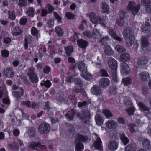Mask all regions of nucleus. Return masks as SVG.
I'll return each instance as SVG.
<instances>
[{"label": "nucleus", "instance_id": "obj_1", "mask_svg": "<svg viewBox=\"0 0 151 151\" xmlns=\"http://www.w3.org/2000/svg\"><path fill=\"white\" fill-rule=\"evenodd\" d=\"M123 35L126 40V43L128 47H131L134 42V37L133 31L131 29H127L123 32Z\"/></svg>", "mask_w": 151, "mask_h": 151}, {"label": "nucleus", "instance_id": "obj_2", "mask_svg": "<svg viewBox=\"0 0 151 151\" xmlns=\"http://www.w3.org/2000/svg\"><path fill=\"white\" fill-rule=\"evenodd\" d=\"M78 117L85 124L89 122L91 115L89 111L88 110H83L77 114Z\"/></svg>", "mask_w": 151, "mask_h": 151}, {"label": "nucleus", "instance_id": "obj_3", "mask_svg": "<svg viewBox=\"0 0 151 151\" xmlns=\"http://www.w3.org/2000/svg\"><path fill=\"white\" fill-rule=\"evenodd\" d=\"M87 16H89L91 21L93 23L95 24H101L102 26L106 27V23L103 20H101L99 17H97L96 16L94 13L91 12L90 14H86Z\"/></svg>", "mask_w": 151, "mask_h": 151}, {"label": "nucleus", "instance_id": "obj_4", "mask_svg": "<svg viewBox=\"0 0 151 151\" xmlns=\"http://www.w3.org/2000/svg\"><path fill=\"white\" fill-rule=\"evenodd\" d=\"M140 7V4L136 5L134 2L130 1L129 2L127 9L128 10L130 11L133 15H135L139 12Z\"/></svg>", "mask_w": 151, "mask_h": 151}, {"label": "nucleus", "instance_id": "obj_5", "mask_svg": "<svg viewBox=\"0 0 151 151\" xmlns=\"http://www.w3.org/2000/svg\"><path fill=\"white\" fill-rule=\"evenodd\" d=\"M141 47L142 52L143 53H147L150 51L148 47V40L146 37H143L141 38Z\"/></svg>", "mask_w": 151, "mask_h": 151}, {"label": "nucleus", "instance_id": "obj_6", "mask_svg": "<svg viewBox=\"0 0 151 151\" xmlns=\"http://www.w3.org/2000/svg\"><path fill=\"white\" fill-rule=\"evenodd\" d=\"M49 125L45 123L40 124L38 126V129L39 132L41 134L48 132L50 130Z\"/></svg>", "mask_w": 151, "mask_h": 151}, {"label": "nucleus", "instance_id": "obj_7", "mask_svg": "<svg viewBox=\"0 0 151 151\" xmlns=\"http://www.w3.org/2000/svg\"><path fill=\"white\" fill-rule=\"evenodd\" d=\"M130 71V68L129 65L124 63L121 64V73L124 76L128 74Z\"/></svg>", "mask_w": 151, "mask_h": 151}, {"label": "nucleus", "instance_id": "obj_8", "mask_svg": "<svg viewBox=\"0 0 151 151\" xmlns=\"http://www.w3.org/2000/svg\"><path fill=\"white\" fill-rule=\"evenodd\" d=\"M107 62L109 67L115 72L116 70L117 67L116 61L113 58H110L108 59Z\"/></svg>", "mask_w": 151, "mask_h": 151}, {"label": "nucleus", "instance_id": "obj_9", "mask_svg": "<svg viewBox=\"0 0 151 151\" xmlns=\"http://www.w3.org/2000/svg\"><path fill=\"white\" fill-rule=\"evenodd\" d=\"M94 135L96 136V139L94 142V147L99 151H102L103 147L102 142L100 138L96 134H94Z\"/></svg>", "mask_w": 151, "mask_h": 151}, {"label": "nucleus", "instance_id": "obj_10", "mask_svg": "<svg viewBox=\"0 0 151 151\" xmlns=\"http://www.w3.org/2000/svg\"><path fill=\"white\" fill-rule=\"evenodd\" d=\"M141 81L143 82H147L150 78L149 73L146 71H143L139 74Z\"/></svg>", "mask_w": 151, "mask_h": 151}, {"label": "nucleus", "instance_id": "obj_11", "mask_svg": "<svg viewBox=\"0 0 151 151\" xmlns=\"http://www.w3.org/2000/svg\"><path fill=\"white\" fill-rule=\"evenodd\" d=\"M24 94V90L21 88H19L18 91H14L12 93L13 96L17 100L20 99L21 97L23 96Z\"/></svg>", "mask_w": 151, "mask_h": 151}, {"label": "nucleus", "instance_id": "obj_12", "mask_svg": "<svg viewBox=\"0 0 151 151\" xmlns=\"http://www.w3.org/2000/svg\"><path fill=\"white\" fill-rule=\"evenodd\" d=\"M3 74L6 77L12 78L14 76V73L11 68H5L3 71Z\"/></svg>", "mask_w": 151, "mask_h": 151}, {"label": "nucleus", "instance_id": "obj_13", "mask_svg": "<svg viewBox=\"0 0 151 151\" xmlns=\"http://www.w3.org/2000/svg\"><path fill=\"white\" fill-rule=\"evenodd\" d=\"M75 129L74 127L70 125L67 128L66 131V133L68 136L73 138L74 137Z\"/></svg>", "mask_w": 151, "mask_h": 151}, {"label": "nucleus", "instance_id": "obj_14", "mask_svg": "<svg viewBox=\"0 0 151 151\" xmlns=\"http://www.w3.org/2000/svg\"><path fill=\"white\" fill-rule=\"evenodd\" d=\"M106 127L110 129H115L117 127V123L114 120H110L107 122L106 123Z\"/></svg>", "mask_w": 151, "mask_h": 151}, {"label": "nucleus", "instance_id": "obj_15", "mask_svg": "<svg viewBox=\"0 0 151 151\" xmlns=\"http://www.w3.org/2000/svg\"><path fill=\"white\" fill-rule=\"evenodd\" d=\"M92 93L96 95H100L102 94V91L97 85L93 86L91 89Z\"/></svg>", "mask_w": 151, "mask_h": 151}, {"label": "nucleus", "instance_id": "obj_16", "mask_svg": "<svg viewBox=\"0 0 151 151\" xmlns=\"http://www.w3.org/2000/svg\"><path fill=\"white\" fill-rule=\"evenodd\" d=\"M149 60L146 57H142L138 58L137 60V63L139 66H143L147 64L149 62Z\"/></svg>", "mask_w": 151, "mask_h": 151}, {"label": "nucleus", "instance_id": "obj_17", "mask_svg": "<svg viewBox=\"0 0 151 151\" xmlns=\"http://www.w3.org/2000/svg\"><path fill=\"white\" fill-rule=\"evenodd\" d=\"M118 147V144L114 141H109L108 145V147L109 149L112 151L116 150L117 148Z\"/></svg>", "mask_w": 151, "mask_h": 151}, {"label": "nucleus", "instance_id": "obj_18", "mask_svg": "<svg viewBox=\"0 0 151 151\" xmlns=\"http://www.w3.org/2000/svg\"><path fill=\"white\" fill-rule=\"evenodd\" d=\"M34 38L30 35L27 36L24 39V45L25 49L28 47V45L33 40Z\"/></svg>", "mask_w": 151, "mask_h": 151}, {"label": "nucleus", "instance_id": "obj_19", "mask_svg": "<svg viewBox=\"0 0 151 151\" xmlns=\"http://www.w3.org/2000/svg\"><path fill=\"white\" fill-rule=\"evenodd\" d=\"M78 46L81 48L85 49L88 45V42L82 39H80L77 41Z\"/></svg>", "mask_w": 151, "mask_h": 151}, {"label": "nucleus", "instance_id": "obj_20", "mask_svg": "<svg viewBox=\"0 0 151 151\" xmlns=\"http://www.w3.org/2000/svg\"><path fill=\"white\" fill-rule=\"evenodd\" d=\"M76 65L78 66L79 70L81 72V74H82L87 71V67L86 66L85 64L83 62H81L76 63Z\"/></svg>", "mask_w": 151, "mask_h": 151}, {"label": "nucleus", "instance_id": "obj_21", "mask_svg": "<svg viewBox=\"0 0 151 151\" xmlns=\"http://www.w3.org/2000/svg\"><path fill=\"white\" fill-rule=\"evenodd\" d=\"M150 142L147 139L145 138L142 140V144L144 148L147 149L149 151H151Z\"/></svg>", "mask_w": 151, "mask_h": 151}, {"label": "nucleus", "instance_id": "obj_22", "mask_svg": "<svg viewBox=\"0 0 151 151\" xmlns=\"http://www.w3.org/2000/svg\"><path fill=\"white\" fill-rule=\"evenodd\" d=\"M110 83V81L107 78H103L100 80L99 84L100 86L104 88L108 86Z\"/></svg>", "mask_w": 151, "mask_h": 151}, {"label": "nucleus", "instance_id": "obj_23", "mask_svg": "<svg viewBox=\"0 0 151 151\" xmlns=\"http://www.w3.org/2000/svg\"><path fill=\"white\" fill-rule=\"evenodd\" d=\"M108 32L109 34L111 35L114 39L120 42L122 41L121 38L116 35L114 29H110Z\"/></svg>", "mask_w": 151, "mask_h": 151}, {"label": "nucleus", "instance_id": "obj_24", "mask_svg": "<svg viewBox=\"0 0 151 151\" xmlns=\"http://www.w3.org/2000/svg\"><path fill=\"white\" fill-rule=\"evenodd\" d=\"M23 32V30L20 29L18 26H16L12 30V34L14 36L20 35Z\"/></svg>", "mask_w": 151, "mask_h": 151}, {"label": "nucleus", "instance_id": "obj_25", "mask_svg": "<svg viewBox=\"0 0 151 151\" xmlns=\"http://www.w3.org/2000/svg\"><path fill=\"white\" fill-rule=\"evenodd\" d=\"M130 58L129 54L128 53H123L121 54L120 56V61L124 63L129 60Z\"/></svg>", "mask_w": 151, "mask_h": 151}, {"label": "nucleus", "instance_id": "obj_26", "mask_svg": "<svg viewBox=\"0 0 151 151\" xmlns=\"http://www.w3.org/2000/svg\"><path fill=\"white\" fill-rule=\"evenodd\" d=\"M12 146L15 148H18L19 147H21V150L23 151L24 150V146L23 143L20 139H18L17 142L16 143H14L12 144Z\"/></svg>", "mask_w": 151, "mask_h": 151}, {"label": "nucleus", "instance_id": "obj_27", "mask_svg": "<svg viewBox=\"0 0 151 151\" xmlns=\"http://www.w3.org/2000/svg\"><path fill=\"white\" fill-rule=\"evenodd\" d=\"M104 52L107 55H112L114 53V51L109 46H106L104 48Z\"/></svg>", "mask_w": 151, "mask_h": 151}, {"label": "nucleus", "instance_id": "obj_28", "mask_svg": "<svg viewBox=\"0 0 151 151\" xmlns=\"http://www.w3.org/2000/svg\"><path fill=\"white\" fill-rule=\"evenodd\" d=\"M132 82V79L129 77H126L122 79V83L124 86L130 85Z\"/></svg>", "mask_w": 151, "mask_h": 151}, {"label": "nucleus", "instance_id": "obj_29", "mask_svg": "<svg viewBox=\"0 0 151 151\" xmlns=\"http://www.w3.org/2000/svg\"><path fill=\"white\" fill-rule=\"evenodd\" d=\"M26 14L28 16L31 17H33L35 14L34 8L32 7H29L26 12Z\"/></svg>", "mask_w": 151, "mask_h": 151}, {"label": "nucleus", "instance_id": "obj_30", "mask_svg": "<svg viewBox=\"0 0 151 151\" xmlns=\"http://www.w3.org/2000/svg\"><path fill=\"white\" fill-rule=\"evenodd\" d=\"M95 119L96 124L98 125H101L103 122V120L100 115L97 114L95 116Z\"/></svg>", "mask_w": 151, "mask_h": 151}, {"label": "nucleus", "instance_id": "obj_31", "mask_svg": "<svg viewBox=\"0 0 151 151\" xmlns=\"http://www.w3.org/2000/svg\"><path fill=\"white\" fill-rule=\"evenodd\" d=\"M74 110L72 109L68 111L65 115V116L68 120H72L74 118Z\"/></svg>", "mask_w": 151, "mask_h": 151}, {"label": "nucleus", "instance_id": "obj_32", "mask_svg": "<svg viewBox=\"0 0 151 151\" xmlns=\"http://www.w3.org/2000/svg\"><path fill=\"white\" fill-rule=\"evenodd\" d=\"M76 144V150L77 151H81L83 150V145L77 139L75 140Z\"/></svg>", "mask_w": 151, "mask_h": 151}, {"label": "nucleus", "instance_id": "obj_33", "mask_svg": "<svg viewBox=\"0 0 151 151\" xmlns=\"http://www.w3.org/2000/svg\"><path fill=\"white\" fill-rule=\"evenodd\" d=\"M101 11L102 13H107L109 11V6L108 4L105 3H102Z\"/></svg>", "mask_w": 151, "mask_h": 151}, {"label": "nucleus", "instance_id": "obj_34", "mask_svg": "<svg viewBox=\"0 0 151 151\" xmlns=\"http://www.w3.org/2000/svg\"><path fill=\"white\" fill-rule=\"evenodd\" d=\"M81 76L86 80H90L92 78V75L87 71L82 74H81Z\"/></svg>", "mask_w": 151, "mask_h": 151}, {"label": "nucleus", "instance_id": "obj_35", "mask_svg": "<svg viewBox=\"0 0 151 151\" xmlns=\"http://www.w3.org/2000/svg\"><path fill=\"white\" fill-rule=\"evenodd\" d=\"M109 40V38L108 36H106L103 37L99 41L101 45H105L107 44V42Z\"/></svg>", "mask_w": 151, "mask_h": 151}, {"label": "nucleus", "instance_id": "obj_36", "mask_svg": "<svg viewBox=\"0 0 151 151\" xmlns=\"http://www.w3.org/2000/svg\"><path fill=\"white\" fill-rule=\"evenodd\" d=\"M120 139L122 143L124 144V145H126L129 142V140L126 137L125 134H122L121 135Z\"/></svg>", "mask_w": 151, "mask_h": 151}, {"label": "nucleus", "instance_id": "obj_37", "mask_svg": "<svg viewBox=\"0 0 151 151\" xmlns=\"http://www.w3.org/2000/svg\"><path fill=\"white\" fill-rule=\"evenodd\" d=\"M142 29L143 32L149 31L151 29V26L148 23H146L142 26Z\"/></svg>", "mask_w": 151, "mask_h": 151}, {"label": "nucleus", "instance_id": "obj_38", "mask_svg": "<svg viewBox=\"0 0 151 151\" xmlns=\"http://www.w3.org/2000/svg\"><path fill=\"white\" fill-rule=\"evenodd\" d=\"M8 18L12 20H14L16 16L14 14V11L13 10H9L8 12Z\"/></svg>", "mask_w": 151, "mask_h": 151}, {"label": "nucleus", "instance_id": "obj_39", "mask_svg": "<svg viewBox=\"0 0 151 151\" xmlns=\"http://www.w3.org/2000/svg\"><path fill=\"white\" fill-rule=\"evenodd\" d=\"M138 105L141 110L148 111L149 110V108L142 102H139L138 103Z\"/></svg>", "mask_w": 151, "mask_h": 151}, {"label": "nucleus", "instance_id": "obj_40", "mask_svg": "<svg viewBox=\"0 0 151 151\" xmlns=\"http://www.w3.org/2000/svg\"><path fill=\"white\" fill-rule=\"evenodd\" d=\"M65 50L67 55L70 56L73 51V47L71 46H68L65 48Z\"/></svg>", "mask_w": 151, "mask_h": 151}, {"label": "nucleus", "instance_id": "obj_41", "mask_svg": "<svg viewBox=\"0 0 151 151\" xmlns=\"http://www.w3.org/2000/svg\"><path fill=\"white\" fill-rule=\"evenodd\" d=\"M90 103V102L88 100L84 101L82 102H78V106L79 108H83L87 106Z\"/></svg>", "mask_w": 151, "mask_h": 151}, {"label": "nucleus", "instance_id": "obj_42", "mask_svg": "<svg viewBox=\"0 0 151 151\" xmlns=\"http://www.w3.org/2000/svg\"><path fill=\"white\" fill-rule=\"evenodd\" d=\"M103 112L106 118L109 119L113 116L111 112L107 109L103 110Z\"/></svg>", "mask_w": 151, "mask_h": 151}, {"label": "nucleus", "instance_id": "obj_43", "mask_svg": "<svg viewBox=\"0 0 151 151\" xmlns=\"http://www.w3.org/2000/svg\"><path fill=\"white\" fill-rule=\"evenodd\" d=\"M93 35L92 37L95 38H99L101 37V35L99 33V32L96 29H94L92 33Z\"/></svg>", "mask_w": 151, "mask_h": 151}, {"label": "nucleus", "instance_id": "obj_44", "mask_svg": "<svg viewBox=\"0 0 151 151\" xmlns=\"http://www.w3.org/2000/svg\"><path fill=\"white\" fill-rule=\"evenodd\" d=\"M29 78L30 82L33 83H35L38 81V78L36 74L32 75L29 76Z\"/></svg>", "mask_w": 151, "mask_h": 151}, {"label": "nucleus", "instance_id": "obj_45", "mask_svg": "<svg viewBox=\"0 0 151 151\" xmlns=\"http://www.w3.org/2000/svg\"><path fill=\"white\" fill-rule=\"evenodd\" d=\"M115 49L119 53H122L125 51L126 50L124 47L122 46L117 45L115 47Z\"/></svg>", "mask_w": 151, "mask_h": 151}, {"label": "nucleus", "instance_id": "obj_46", "mask_svg": "<svg viewBox=\"0 0 151 151\" xmlns=\"http://www.w3.org/2000/svg\"><path fill=\"white\" fill-rule=\"evenodd\" d=\"M28 133L30 137L33 136L35 134V130L33 127H29L28 130Z\"/></svg>", "mask_w": 151, "mask_h": 151}, {"label": "nucleus", "instance_id": "obj_47", "mask_svg": "<svg viewBox=\"0 0 151 151\" xmlns=\"http://www.w3.org/2000/svg\"><path fill=\"white\" fill-rule=\"evenodd\" d=\"M126 21L122 19L119 18L116 21V23L119 26H123L124 24H127Z\"/></svg>", "mask_w": 151, "mask_h": 151}, {"label": "nucleus", "instance_id": "obj_48", "mask_svg": "<svg viewBox=\"0 0 151 151\" xmlns=\"http://www.w3.org/2000/svg\"><path fill=\"white\" fill-rule=\"evenodd\" d=\"M40 145V143H36L35 142H31L29 145L28 147L32 149H34L35 148L38 147Z\"/></svg>", "mask_w": 151, "mask_h": 151}, {"label": "nucleus", "instance_id": "obj_49", "mask_svg": "<svg viewBox=\"0 0 151 151\" xmlns=\"http://www.w3.org/2000/svg\"><path fill=\"white\" fill-rule=\"evenodd\" d=\"M110 93L111 94L115 95L117 92V88L115 86H113L110 87L109 89Z\"/></svg>", "mask_w": 151, "mask_h": 151}, {"label": "nucleus", "instance_id": "obj_50", "mask_svg": "<svg viewBox=\"0 0 151 151\" xmlns=\"http://www.w3.org/2000/svg\"><path fill=\"white\" fill-rule=\"evenodd\" d=\"M78 139L79 141H81L85 142L88 140V137L86 136H84L81 134L78 135Z\"/></svg>", "mask_w": 151, "mask_h": 151}, {"label": "nucleus", "instance_id": "obj_51", "mask_svg": "<svg viewBox=\"0 0 151 151\" xmlns=\"http://www.w3.org/2000/svg\"><path fill=\"white\" fill-rule=\"evenodd\" d=\"M136 149L135 147L132 144H129L126 148L125 151H136Z\"/></svg>", "mask_w": 151, "mask_h": 151}, {"label": "nucleus", "instance_id": "obj_52", "mask_svg": "<svg viewBox=\"0 0 151 151\" xmlns=\"http://www.w3.org/2000/svg\"><path fill=\"white\" fill-rule=\"evenodd\" d=\"M35 69L32 66L29 67L28 69V72L27 73V75L28 76L36 74L35 72Z\"/></svg>", "mask_w": 151, "mask_h": 151}, {"label": "nucleus", "instance_id": "obj_53", "mask_svg": "<svg viewBox=\"0 0 151 151\" xmlns=\"http://www.w3.org/2000/svg\"><path fill=\"white\" fill-rule=\"evenodd\" d=\"M55 32L58 36H61L63 35V32L61 28L59 27L55 28Z\"/></svg>", "mask_w": 151, "mask_h": 151}, {"label": "nucleus", "instance_id": "obj_54", "mask_svg": "<svg viewBox=\"0 0 151 151\" xmlns=\"http://www.w3.org/2000/svg\"><path fill=\"white\" fill-rule=\"evenodd\" d=\"M135 109L134 107H132L126 109V111L128 113L129 115H132L135 111Z\"/></svg>", "mask_w": 151, "mask_h": 151}, {"label": "nucleus", "instance_id": "obj_55", "mask_svg": "<svg viewBox=\"0 0 151 151\" xmlns=\"http://www.w3.org/2000/svg\"><path fill=\"white\" fill-rule=\"evenodd\" d=\"M84 90L81 88H79L75 87L73 90V93H80L83 92Z\"/></svg>", "mask_w": 151, "mask_h": 151}, {"label": "nucleus", "instance_id": "obj_56", "mask_svg": "<svg viewBox=\"0 0 151 151\" xmlns=\"http://www.w3.org/2000/svg\"><path fill=\"white\" fill-rule=\"evenodd\" d=\"M27 1L25 0H19L18 5L20 7H24L27 6Z\"/></svg>", "mask_w": 151, "mask_h": 151}, {"label": "nucleus", "instance_id": "obj_57", "mask_svg": "<svg viewBox=\"0 0 151 151\" xmlns=\"http://www.w3.org/2000/svg\"><path fill=\"white\" fill-rule=\"evenodd\" d=\"M31 34L33 36H36L38 33L39 31L35 27H33L31 29Z\"/></svg>", "mask_w": 151, "mask_h": 151}, {"label": "nucleus", "instance_id": "obj_58", "mask_svg": "<svg viewBox=\"0 0 151 151\" xmlns=\"http://www.w3.org/2000/svg\"><path fill=\"white\" fill-rule=\"evenodd\" d=\"M53 15L55 19L57 20V22L59 23L62 22V17L60 16L57 12H53Z\"/></svg>", "mask_w": 151, "mask_h": 151}, {"label": "nucleus", "instance_id": "obj_59", "mask_svg": "<svg viewBox=\"0 0 151 151\" xmlns=\"http://www.w3.org/2000/svg\"><path fill=\"white\" fill-rule=\"evenodd\" d=\"M45 9L50 13L52 12L54 9L51 5L48 4L46 6Z\"/></svg>", "mask_w": 151, "mask_h": 151}, {"label": "nucleus", "instance_id": "obj_60", "mask_svg": "<svg viewBox=\"0 0 151 151\" xmlns=\"http://www.w3.org/2000/svg\"><path fill=\"white\" fill-rule=\"evenodd\" d=\"M151 3V0H141V4L142 6H146Z\"/></svg>", "mask_w": 151, "mask_h": 151}, {"label": "nucleus", "instance_id": "obj_61", "mask_svg": "<svg viewBox=\"0 0 151 151\" xmlns=\"http://www.w3.org/2000/svg\"><path fill=\"white\" fill-rule=\"evenodd\" d=\"M57 100L58 103H60L61 102L64 101L65 103L68 101V100L65 99L64 98L61 96H58L57 98Z\"/></svg>", "mask_w": 151, "mask_h": 151}, {"label": "nucleus", "instance_id": "obj_62", "mask_svg": "<svg viewBox=\"0 0 151 151\" xmlns=\"http://www.w3.org/2000/svg\"><path fill=\"white\" fill-rule=\"evenodd\" d=\"M100 73L101 76L108 77L109 76L106 71L104 70H100Z\"/></svg>", "mask_w": 151, "mask_h": 151}, {"label": "nucleus", "instance_id": "obj_63", "mask_svg": "<svg viewBox=\"0 0 151 151\" xmlns=\"http://www.w3.org/2000/svg\"><path fill=\"white\" fill-rule=\"evenodd\" d=\"M1 53L2 56L4 58L7 57L9 56V52L6 50H2L1 51Z\"/></svg>", "mask_w": 151, "mask_h": 151}, {"label": "nucleus", "instance_id": "obj_64", "mask_svg": "<svg viewBox=\"0 0 151 151\" xmlns=\"http://www.w3.org/2000/svg\"><path fill=\"white\" fill-rule=\"evenodd\" d=\"M83 33L84 36H86L88 37H92L93 35L92 33L89 31L86 30Z\"/></svg>", "mask_w": 151, "mask_h": 151}]
</instances>
